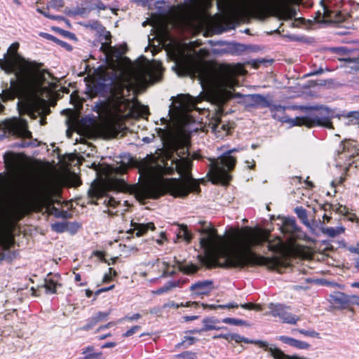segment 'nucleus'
Returning a JSON list of instances; mask_svg holds the SVG:
<instances>
[{
  "mask_svg": "<svg viewBox=\"0 0 359 359\" xmlns=\"http://www.w3.org/2000/svg\"><path fill=\"white\" fill-rule=\"evenodd\" d=\"M95 0H83V5L88 7V11L90 12L91 11H93L94 9L90 8V7L95 6Z\"/></svg>",
  "mask_w": 359,
  "mask_h": 359,
  "instance_id": "54",
  "label": "nucleus"
},
{
  "mask_svg": "<svg viewBox=\"0 0 359 359\" xmlns=\"http://www.w3.org/2000/svg\"><path fill=\"white\" fill-rule=\"evenodd\" d=\"M40 142L36 139L33 140L32 133L28 130L26 125V121L24 120V148L25 147H35L40 144Z\"/></svg>",
  "mask_w": 359,
  "mask_h": 359,
  "instance_id": "25",
  "label": "nucleus"
},
{
  "mask_svg": "<svg viewBox=\"0 0 359 359\" xmlns=\"http://www.w3.org/2000/svg\"><path fill=\"white\" fill-rule=\"evenodd\" d=\"M144 175H147L148 177H151L154 174V170L152 167H148L145 169Z\"/></svg>",
  "mask_w": 359,
  "mask_h": 359,
  "instance_id": "59",
  "label": "nucleus"
},
{
  "mask_svg": "<svg viewBox=\"0 0 359 359\" xmlns=\"http://www.w3.org/2000/svg\"><path fill=\"white\" fill-rule=\"evenodd\" d=\"M131 226L133 229H130L128 233H133L134 231H137L136 236L138 237L144 235L149 230L154 231L156 229L153 222H148L147 224L132 222Z\"/></svg>",
  "mask_w": 359,
  "mask_h": 359,
  "instance_id": "23",
  "label": "nucleus"
},
{
  "mask_svg": "<svg viewBox=\"0 0 359 359\" xmlns=\"http://www.w3.org/2000/svg\"><path fill=\"white\" fill-rule=\"evenodd\" d=\"M151 25L153 26V29H156V32H157L156 35L160 34H164L167 32V28L165 27V25L164 22L160 21V22H152Z\"/></svg>",
  "mask_w": 359,
  "mask_h": 359,
  "instance_id": "33",
  "label": "nucleus"
},
{
  "mask_svg": "<svg viewBox=\"0 0 359 359\" xmlns=\"http://www.w3.org/2000/svg\"><path fill=\"white\" fill-rule=\"evenodd\" d=\"M80 227L81 225L77 222H67V231L72 234L76 233Z\"/></svg>",
  "mask_w": 359,
  "mask_h": 359,
  "instance_id": "40",
  "label": "nucleus"
},
{
  "mask_svg": "<svg viewBox=\"0 0 359 359\" xmlns=\"http://www.w3.org/2000/svg\"><path fill=\"white\" fill-rule=\"evenodd\" d=\"M51 229L57 233L67 231V222H57L51 224Z\"/></svg>",
  "mask_w": 359,
  "mask_h": 359,
  "instance_id": "35",
  "label": "nucleus"
},
{
  "mask_svg": "<svg viewBox=\"0 0 359 359\" xmlns=\"http://www.w3.org/2000/svg\"><path fill=\"white\" fill-rule=\"evenodd\" d=\"M6 170L10 175L11 185L20 191L22 187V153L9 154L4 156Z\"/></svg>",
  "mask_w": 359,
  "mask_h": 359,
  "instance_id": "11",
  "label": "nucleus"
},
{
  "mask_svg": "<svg viewBox=\"0 0 359 359\" xmlns=\"http://www.w3.org/2000/svg\"><path fill=\"white\" fill-rule=\"evenodd\" d=\"M160 66L155 72L147 67H140L128 75L110 76L107 74L100 76L93 82L95 93L107 99V107L109 112L116 118H122L131 112V102L126 98L133 83L137 85L154 83L160 80Z\"/></svg>",
  "mask_w": 359,
  "mask_h": 359,
  "instance_id": "4",
  "label": "nucleus"
},
{
  "mask_svg": "<svg viewBox=\"0 0 359 359\" xmlns=\"http://www.w3.org/2000/svg\"><path fill=\"white\" fill-rule=\"evenodd\" d=\"M222 322L224 323H226V324H230V325H236V326L247 325V323L245 320H243L241 319L233 318H225L222 319Z\"/></svg>",
  "mask_w": 359,
  "mask_h": 359,
  "instance_id": "36",
  "label": "nucleus"
},
{
  "mask_svg": "<svg viewBox=\"0 0 359 359\" xmlns=\"http://www.w3.org/2000/svg\"><path fill=\"white\" fill-rule=\"evenodd\" d=\"M140 329V326L135 325L128 330L125 333L123 334V337H128L135 334L137 330Z\"/></svg>",
  "mask_w": 359,
  "mask_h": 359,
  "instance_id": "46",
  "label": "nucleus"
},
{
  "mask_svg": "<svg viewBox=\"0 0 359 359\" xmlns=\"http://www.w3.org/2000/svg\"><path fill=\"white\" fill-rule=\"evenodd\" d=\"M179 231L177 233L178 238H183L187 243H189L192 238L191 233L188 231L187 226L178 225Z\"/></svg>",
  "mask_w": 359,
  "mask_h": 359,
  "instance_id": "30",
  "label": "nucleus"
},
{
  "mask_svg": "<svg viewBox=\"0 0 359 359\" xmlns=\"http://www.w3.org/2000/svg\"><path fill=\"white\" fill-rule=\"evenodd\" d=\"M197 74L204 93L197 97L177 96L175 109L181 119L190 121L189 113L200 110L197 104L203 100L216 105L218 112H221V107L232 97V90L238 86L236 77L245 74V70L241 64H220L217 67L200 66L197 68Z\"/></svg>",
  "mask_w": 359,
  "mask_h": 359,
  "instance_id": "3",
  "label": "nucleus"
},
{
  "mask_svg": "<svg viewBox=\"0 0 359 359\" xmlns=\"http://www.w3.org/2000/svg\"><path fill=\"white\" fill-rule=\"evenodd\" d=\"M82 354H83L84 356L88 355L89 354L93 355V356L91 357V359L95 358V357H100V356L102 355V352L95 353L94 348L92 346H88L87 347L83 348V351H82Z\"/></svg>",
  "mask_w": 359,
  "mask_h": 359,
  "instance_id": "37",
  "label": "nucleus"
},
{
  "mask_svg": "<svg viewBox=\"0 0 359 359\" xmlns=\"http://www.w3.org/2000/svg\"><path fill=\"white\" fill-rule=\"evenodd\" d=\"M314 20L319 24L340 23L344 20V15L338 11H332L323 6V13L320 11L316 13Z\"/></svg>",
  "mask_w": 359,
  "mask_h": 359,
  "instance_id": "17",
  "label": "nucleus"
},
{
  "mask_svg": "<svg viewBox=\"0 0 359 359\" xmlns=\"http://www.w3.org/2000/svg\"><path fill=\"white\" fill-rule=\"evenodd\" d=\"M248 105L256 108H265L271 106V100L260 94H252L246 95Z\"/></svg>",
  "mask_w": 359,
  "mask_h": 359,
  "instance_id": "19",
  "label": "nucleus"
},
{
  "mask_svg": "<svg viewBox=\"0 0 359 359\" xmlns=\"http://www.w3.org/2000/svg\"><path fill=\"white\" fill-rule=\"evenodd\" d=\"M86 27L100 33V50L104 54L107 60H113L114 57L118 58L119 57V50L116 47L111 46V35L110 32L107 31L99 21L93 20L89 22L86 25Z\"/></svg>",
  "mask_w": 359,
  "mask_h": 359,
  "instance_id": "12",
  "label": "nucleus"
},
{
  "mask_svg": "<svg viewBox=\"0 0 359 359\" xmlns=\"http://www.w3.org/2000/svg\"><path fill=\"white\" fill-rule=\"evenodd\" d=\"M213 288V281L210 280L197 281L190 286V290L195 296L208 295Z\"/></svg>",
  "mask_w": 359,
  "mask_h": 359,
  "instance_id": "18",
  "label": "nucleus"
},
{
  "mask_svg": "<svg viewBox=\"0 0 359 359\" xmlns=\"http://www.w3.org/2000/svg\"><path fill=\"white\" fill-rule=\"evenodd\" d=\"M175 357L182 359H198L196 353L191 351H184L182 353L175 355Z\"/></svg>",
  "mask_w": 359,
  "mask_h": 359,
  "instance_id": "38",
  "label": "nucleus"
},
{
  "mask_svg": "<svg viewBox=\"0 0 359 359\" xmlns=\"http://www.w3.org/2000/svg\"><path fill=\"white\" fill-rule=\"evenodd\" d=\"M353 303L359 305V295H351Z\"/></svg>",
  "mask_w": 359,
  "mask_h": 359,
  "instance_id": "64",
  "label": "nucleus"
},
{
  "mask_svg": "<svg viewBox=\"0 0 359 359\" xmlns=\"http://www.w3.org/2000/svg\"><path fill=\"white\" fill-rule=\"evenodd\" d=\"M55 43L58 44L61 47L65 48L67 50H71L72 49V46L70 44H69L68 43L63 41L57 38L55 41Z\"/></svg>",
  "mask_w": 359,
  "mask_h": 359,
  "instance_id": "51",
  "label": "nucleus"
},
{
  "mask_svg": "<svg viewBox=\"0 0 359 359\" xmlns=\"http://www.w3.org/2000/svg\"><path fill=\"white\" fill-rule=\"evenodd\" d=\"M238 304L234 302H230L226 304H219L214 306V308H219V309H234L238 308Z\"/></svg>",
  "mask_w": 359,
  "mask_h": 359,
  "instance_id": "49",
  "label": "nucleus"
},
{
  "mask_svg": "<svg viewBox=\"0 0 359 359\" xmlns=\"http://www.w3.org/2000/svg\"><path fill=\"white\" fill-rule=\"evenodd\" d=\"M55 185L53 180L46 176L34 178L27 186V172L24 154V216L29 211H42L57 218H67L68 212L53 205Z\"/></svg>",
  "mask_w": 359,
  "mask_h": 359,
  "instance_id": "5",
  "label": "nucleus"
},
{
  "mask_svg": "<svg viewBox=\"0 0 359 359\" xmlns=\"http://www.w3.org/2000/svg\"><path fill=\"white\" fill-rule=\"evenodd\" d=\"M164 270L161 277H167L174 276L177 271H182L187 274H191L195 273L198 267L195 265H184L178 261H172V262H168L166 261L163 262Z\"/></svg>",
  "mask_w": 359,
  "mask_h": 359,
  "instance_id": "15",
  "label": "nucleus"
},
{
  "mask_svg": "<svg viewBox=\"0 0 359 359\" xmlns=\"http://www.w3.org/2000/svg\"><path fill=\"white\" fill-rule=\"evenodd\" d=\"M126 188L127 184L123 180L116 179L109 180L105 183L94 182V183L91 184L88 194L92 199H99L106 196L104 203H105L107 206L116 207L119 202L116 201L114 198L108 196L107 192L110 191L117 192L123 191Z\"/></svg>",
  "mask_w": 359,
  "mask_h": 359,
  "instance_id": "10",
  "label": "nucleus"
},
{
  "mask_svg": "<svg viewBox=\"0 0 359 359\" xmlns=\"http://www.w3.org/2000/svg\"><path fill=\"white\" fill-rule=\"evenodd\" d=\"M330 302L338 307L345 308L351 302H353V299L351 296L337 291L330 295Z\"/></svg>",
  "mask_w": 359,
  "mask_h": 359,
  "instance_id": "21",
  "label": "nucleus"
},
{
  "mask_svg": "<svg viewBox=\"0 0 359 359\" xmlns=\"http://www.w3.org/2000/svg\"><path fill=\"white\" fill-rule=\"evenodd\" d=\"M341 60L344 61L347 64L354 63L355 65H359V57H344Z\"/></svg>",
  "mask_w": 359,
  "mask_h": 359,
  "instance_id": "53",
  "label": "nucleus"
},
{
  "mask_svg": "<svg viewBox=\"0 0 359 359\" xmlns=\"http://www.w3.org/2000/svg\"><path fill=\"white\" fill-rule=\"evenodd\" d=\"M283 247V241L281 240H278V243L275 245L269 244L268 248L269 250L273 252H279Z\"/></svg>",
  "mask_w": 359,
  "mask_h": 359,
  "instance_id": "45",
  "label": "nucleus"
},
{
  "mask_svg": "<svg viewBox=\"0 0 359 359\" xmlns=\"http://www.w3.org/2000/svg\"><path fill=\"white\" fill-rule=\"evenodd\" d=\"M116 324L115 322H109L108 323L105 324V325H101L100 327H99L97 330L95 331L96 333L100 332L101 330H105V329H108L111 327H112L113 325H114Z\"/></svg>",
  "mask_w": 359,
  "mask_h": 359,
  "instance_id": "55",
  "label": "nucleus"
},
{
  "mask_svg": "<svg viewBox=\"0 0 359 359\" xmlns=\"http://www.w3.org/2000/svg\"><path fill=\"white\" fill-rule=\"evenodd\" d=\"M294 211L299 219L302 221V222L305 226L311 227L310 223L308 219L306 210L302 207H297L295 208Z\"/></svg>",
  "mask_w": 359,
  "mask_h": 359,
  "instance_id": "29",
  "label": "nucleus"
},
{
  "mask_svg": "<svg viewBox=\"0 0 359 359\" xmlns=\"http://www.w3.org/2000/svg\"><path fill=\"white\" fill-rule=\"evenodd\" d=\"M231 333H221L213 336V339H224L229 341H231Z\"/></svg>",
  "mask_w": 359,
  "mask_h": 359,
  "instance_id": "50",
  "label": "nucleus"
},
{
  "mask_svg": "<svg viewBox=\"0 0 359 359\" xmlns=\"http://www.w3.org/2000/svg\"><path fill=\"white\" fill-rule=\"evenodd\" d=\"M200 246L205 256L217 260L222 259L225 267H244L248 265H264L276 269L280 265L278 257H266L256 255L252 248L267 241V235L259 230L245 229L235 238L227 242L217 234L215 228L204 225L201 229Z\"/></svg>",
  "mask_w": 359,
  "mask_h": 359,
  "instance_id": "2",
  "label": "nucleus"
},
{
  "mask_svg": "<svg viewBox=\"0 0 359 359\" xmlns=\"http://www.w3.org/2000/svg\"><path fill=\"white\" fill-rule=\"evenodd\" d=\"M203 324H204V326L201 330L202 331L219 330V329H223V330L227 329V327H216L214 325V322L211 319H209V318L204 319Z\"/></svg>",
  "mask_w": 359,
  "mask_h": 359,
  "instance_id": "32",
  "label": "nucleus"
},
{
  "mask_svg": "<svg viewBox=\"0 0 359 359\" xmlns=\"http://www.w3.org/2000/svg\"><path fill=\"white\" fill-rule=\"evenodd\" d=\"M165 147L163 168L167 174L177 171L181 179H163L155 183L142 185L136 191V197L141 201L156 199L165 193L184 197L191 191H198L199 184L191 174L192 165L189 153V138L166 124L165 128L156 129Z\"/></svg>",
  "mask_w": 359,
  "mask_h": 359,
  "instance_id": "1",
  "label": "nucleus"
},
{
  "mask_svg": "<svg viewBox=\"0 0 359 359\" xmlns=\"http://www.w3.org/2000/svg\"><path fill=\"white\" fill-rule=\"evenodd\" d=\"M269 313L273 317L279 318L284 323L295 325L299 318L288 311L290 307L283 304L271 303L269 305Z\"/></svg>",
  "mask_w": 359,
  "mask_h": 359,
  "instance_id": "13",
  "label": "nucleus"
},
{
  "mask_svg": "<svg viewBox=\"0 0 359 359\" xmlns=\"http://www.w3.org/2000/svg\"><path fill=\"white\" fill-rule=\"evenodd\" d=\"M278 339L283 344H285L299 350H306L309 349L311 346V345L306 341H300L285 335L279 336Z\"/></svg>",
  "mask_w": 359,
  "mask_h": 359,
  "instance_id": "22",
  "label": "nucleus"
},
{
  "mask_svg": "<svg viewBox=\"0 0 359 359\" xmlns=\"http://www.w3.org/2000/svg\"><path fill=\"white\" fill-rule=\"evenodd\" d=\"M41 64L24 58V114L37 116L42 111L43 100L41 97L46 80V70L41 69Z\"/></svg>",
  "mask_w": 359,
  "mask_h": 359,
  "instance_id": "6",
  "label": "nucleus"
},
{
  "mask_svg": "<svg viewBox=\"0 0 359 359\" xmlns=\"http://www.w3.org/2000/svg\"><path fill=\"white\" fill-rule=\"evenodd\" d=\"M234 340L236 343L244 342L245 344H257L259 347L263 348L264 351H269L270 353V350H273V348H278L274 345H269V344L266 341L262 340H253L249 339L246 337L241 336L238 334H233L231 333V341Z\"/></svg>",
  "mask_w": 359,
  "mask_h": 359,
  "instance_id": "20",
  "label": "nucleus"
},
{
  "mask_svg": "<svg viewBox=\"0 0 359 359\" xmlns=\"http://www.w3.org/2000/svg\"><path fill=\"white\" fill-rule=\"evenodd\" d=\"M212 131L217 138L223 139L231 133L234 127V123L229 121L223 120L221 117L216 116L210 123Z\"/></svg>",
  "mask_w": 359,
  "mask_h": 359,
  "instance_id": "16",
  "label": "nucleus"
},
{
  "mask_svg": "<svg viewBox=\"0 0 359 359\" xmlns=\"http://www.w3.org/2000/svg\"><path fill=\"white\" fill-rule=\"evenodd\" d=\"M241 306L243 308V309H253L255 308V304H252V303H248V304H241Z\"/></svg>",
  "mask_w": 359,
  "mask_h": 359,
  "instance_id": "60",
  "label": "nucleus"
},
{
  "mask_svg": "<svg viewBox=\"0 0 359 359\" xmlns=\"http://www.w3.org/2000/svg\"><path fill=\"white\" fill-rule=\"evenodd\" d=\"M4 136L20 138V146L22 147V120L13 117L5 120L1 123Z\"/></svg>",
  "mask_w": 359,
  "mask_h": 359,
  "instance_id": "14",
  "label": "nucleus"
},
{
  "mask_svg": "<svg viewBox=\"0 0 359 359\" xmlns=\"http://www.w3.org/2000/svg\"><path fill=\"white\" fill-rule=\"evenodd\" d=\"M95 6L90 7L91 9H97V11H104L108 8V6L104 5L100 0H95Z\"/></svg>",
  "mask_w": 359,
  "mask_h": 359,
  "instance_id": "47",
  "label": "nucleus"
},
{
  "mask_svg": "<svg viewBox=\"0 0 359 359\" xmlns=\"http://www.w3.org/2000/svg\"><path fill=\"white\" fill-rule=\"evenodd\" d=\"M20 43H13L0 58V68L6 74H12L14 77L11 79V89L8 99H18V110L21 117L22 116V56L18 53Z\"/></svg>",
  "mask_w": 359,
  "mask_h": 359,
  "instance_id": "7",
  "label": "nucleus"
},
{
  "mask_svg": "<svg viewBox=\"0 0 359 359\" xmlns=\"http://www.w3.org/2000/svg\"><path fill=\"white\" fill-rule=\"evenodd\" d=\"M110 313L111 310L107 312L99 311L93 317L95 318L97 322L99 323L107 320Z\"/></svg>",
  "mask_w": 359,
  "mask_h": 359,
  "instance_id": "41",
  "label": "nucleus"
},
{
  "mask_svg": "<svg viewBox=\"0 0 359 359\" xmlns=\"http://www.w3.org/2000/svg\"><path fill=\"white\" fill-rule=\"evenodd\" d=\"M347 116L355 119H359V111H351L348 114Z\"/></svg>",
  "mask_w": 359,
  "mask_h": 359,
  "instance_id": "58",
  "label": "nucleus"
},
{
  "mask_svg": "<svg viewBox=\"0 0 359 359\" xmlns=\"http://www.w3.org/2000/svg\"><path fill=\"white\" fill-rule=\"evenodd\" d=\"M116 346L115 342H106L101 346L102 348H113Z\"/></svg>",
  "mask_w": 359,
  "mask_h": 359,
  "instance_id": "57",
  "label": "nucleus"
},
{
  "mask_svg": "<svg viewBox=\"0 0 359 359\" xmlns=\"http://www.w3.org/2000/svg\"><path fill=\"white\" fill-rule=\"evenodd\" d=\"M188 306L187 303H186V304H184L183 303L177 304L173 301H171V302H168V303H165L163 305V308H176V309H177L180 307H184V306Z\"/></svg>",
  "mask_w": 359,
  "mask_h": 359,
  "instance_id": "44",
  "label": "nucleus"
},
{
  "mask_svg": "<svg viewBox=\"0 0 359 359\" xmlns=\"http://www.w3.org/2000/svg\"><path fill=\"white\" fill-rule=\"evenodd\" d=\"M44 287L47 292L50 293H55L58 285L57 280L55 277H48L45 279Z\"/></svg>",
  "mask_w": 359,
  "mask_h": 359,
  "instance_id": "28",
  "label": "nucleus"
},
{
  "mask_svg": "<svg viewBox=\"0 0 359 359\" xmlns=\"http://www.w3.org/2000/svg\"><path fill=\"white\" fill-rule=\"evenodd\" d=\"M166 239L165 233L164 232H161L160 234V238L156 240V242L158 245H162L163 243V240Z\"/></svg>",
  "mask_w": 359,
  "mask_h": 359,
  "instance_id": "61",
  "label": "nucleus"
},
{
  "mask_svg": "<svg viewBox=\"0 0 359 359\" xmlns=\"http://www.w3.org/2000/svg\"><path fill=\"white\" fill-rule=\"evenodd\" d=\"M140 318H141V315L140 313H134L132 316L127 315V316H124L123 318L118 320L117 323H121L125 320H129V321L137 320Z\"/></svg>",
  "mask_w": 359,
  "mask_h": 359,
  "instance_id": "43",
  "label": "nucleus"
},
{
  "mask_svg": "<svg viewBox=\"0 0 359 359\" xmlns=\"http://www.w3.org/2000/svg\"><path fill=\"white\" fill-rule=\"evenodd\" d=\"M296 15V10L291 7H284L279 11V18L281 20H291L292 18H294Z\"/></svg>",
  "mask_w": 359,
  "mask_h": 359,
  "instance_id": "27",
  "label": "nucleus"
},
{
  "mask_svg": "<svg viewBox=\"0 0 359 359\" xmlns=\"http://www.w3.org/2000/svg\"><path fill=\"white\" fill-rule=\"evenodd\" d=\"M39 36H41V37L46 39H48L49 41H52L55 43L57 40V37H55V36L50 34L48 33H46V32H40Z\"/></svg>",
  "mask_w": 359,
  "mask_h": 359,
  "instance_id": "52",
  "label": "nucleus"
},
{
  "mask_svg": "<svg viewBox=\"0 0 359 359\" xmlns=\"http://www.w3.org/2000/svg\"><path fill=\"white\" fill-rule=\"evenodd\" d=\"M280 231L283 234H292L297 230L295 219L293 218H286L283 220L282 226L280 227Z\"/></svg>",
  "mask_w": 359,
  "mask_h": 359,
  "instance_id": "24",
  "label": "nucleus"
},
{
  "mask_svg": "<svg viewBox=\"0 0 359 359\" xmlns=\"http://www.w3.org/2000/svg\"><path fill=\"white\" fill-rule=\"evenodd\" d=\"M97 323H98L97 322L95 318L93 316V317L90 318L89 319H88L86 324L82 327V330H86V331L90 330Z\"/></svg>",
  "mask_w": 359,
  "mask_h": 359,
  "instance_id": "42",
  "label": "nucleus"
},
{
  "mask_svg": "<svg viewBox=\"0 0 359 359\" xmlns=\"http://www.w3.org/2000/svg\"><path fill=\"white\" fill-rule=\"evenodd\" d=\"M269 108L274 119L282 123H288L290 126H306L309 128H311L319 126L328 128L332 127L330 118L323 116L322 111H310L307 116L292 118L287 116L285 113L286 107L280 104H274L271 102V106H269Z\"/></svg>",
  "mask_w": 359,
  "mask_h": 359,
  "instance_id": "8",
  "label": "nucleus"
},
{
  "mask_svg": "<svg viewBox=\"0 0 359 359\" xmlns=\"http://www.w3.org/2000/svg\"><path fill=\"white\" fill-rule=\"evenodd\" d=\"M154 139V135H152L151 136H149V137H143L142 141L144 143H150V142H153Z\"/></svg>",
  "mask_w": 359,
  "mask_h": 359,
  "instance_id": "63",
  "label": "nucleus"
},
{
  "mask_svg": "<svg viewBox=\"0 0 359 359\" xmlns=\"http://www.w3.org/2000/svg\"><path fill=\"white\" fill-rule=\"evenodd\" d=\"M179 285H180V282L179 281H174V280L168 281L163 286H162L161 287L157 289L154 292V293L156 294H161L163 293L167 292L168 291H169L172 288L178 287Z\"/></svg>",
  "mask_w": 359,
  "mask_h": 359,
  "instance_id": "31",
  "label": "nucleus"
},
{
  "mask_svg": "<svg viewBox=\"0 0 359 359\" xmlns=\"http://www.w3.org/2000/svg\"><path fill=\"white\" fill-rule=\"evenodd\" d=\"M238 148L229 149L220 155L219 158H209V170L208 175L215 184H227L231 179L229 172L235 167L236 159L231 156L233 152L238 151Z\"/></svg>",
  "mask_w": 359,
  "mask_h": 359,
  "instance_id": "9",
  "label": "nucleus"
},
{
  "mask_svg": "<svg viewBox=\"0 0 359 359\" xmlns=\"http://www.w3.org/2000/svg\"><path fill=\"white\" fill-rule=\"evenodd\" d=\"M64 1L63 0H51L48 3L47 9L49 8H52L56 10H58L63 7Z\"/></svg>",
  "mask_w": 359,
  "mask_h": 359,
  "instance_id": "39",
  "label": "nucleus"
},
{
  "mask_svg": "<svg viewBox=\"0 0 359 359\" xmlns=\"http://www.w3.org/2000/svg\"><path fill=\"white\" fill-rule=\"evenodd\" d=\"M82 6L78 7L75 11L76 14L80 15H86L90 13L88 11V7L86 6H83V4H81Z\"/></svg>",
  "mask_w": 359,
  "mask_h": 359,
  "instance_id": "48",
  "label": "nucleus"
},
{
  "mask_svg": "<svg viewBox=\"0 0 359 359\" xmlns=\"http://www.w3.org/2000/svg\"><path fill=\"white\" fill-rule=\"evenodd\" d=\"M36 11L42 14L43 16L46 17L47 18L50 19L51 15H49L48 13L46 11H43L41 8H36Z\"/></svg>",
  "mask_w": 359,
  "mask_h": 359,
  "instance_id": "62",
  "label": "nucleus"
},
{
  "mask_svg": "<svg viewBox=\"0 0 359 359\" xmlns=\"http://www.w3.org/2000/svg\"><path fill=\"white\" fill-rule=\"evenodd\" d=\"M292 331H297V332L310 337H314L317 339H320V334L315 331L314 330L310 329V330H304V329H294Z\"/></svg>",
  "mask_w": 359,
  "mask_h": 359,
  "instance_id": "34",
  "label": "nucleus"
},
{
  "mask_svg": "<svg viewBox=\"0 0 359 359\" xmlns=\"http://www.w3.org/2000/svg\"><path fill=\"white\" fill-rule=\"evenodd\" d=\"M345 229L342 226H338L335 227H323L321 231L324 235L330 238H335L337 236L343 233Z\"/></svg>",
  "mask_w": 359,
  "mask_h": 359,
  "instance_id": "26",
  "label": "nucleus"
},
{
  "mask_svg": "<svg viewBox=\"0 0 359 359\" xmlns=\"http://www.w3.org/2000/svg\"><path fill=\"white\" fill-rule=\"evenodd\" d=\"M187 341H188V344L189 345H191L194 344V341H195V339L194 337H184V340L181 343V344H178V346H180V345H182V344H184V342H186Z\"/></svg>",
  "mask_w": 359,
  "mask_h": 359,
  "instance_id": "56",
  "label": "nucleus"
}]
</instances>
